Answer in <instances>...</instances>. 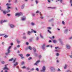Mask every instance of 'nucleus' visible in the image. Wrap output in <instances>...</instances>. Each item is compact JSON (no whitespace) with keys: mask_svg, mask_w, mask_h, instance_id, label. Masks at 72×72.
Listing matches in <instances>:
<instances>
[{"mask_svg":"<svg viewBox=\"0 0 72 72\" xmlns=\"http://www.w3.org/2000/svg\"><path fill=\"white\" fill-rule=\"evenodd\" d=\"M49 45H47V46H46V47L47 48H48V47H49Z\"/></svg>","mask_w":72,"mask_h":72,"instance_id":"nucleus-59","label":"nucleus"},{"mask_svg":"<svg viewBox=\"0 0 72 72\" xmlns=\"http://www.w3.org/2000/svg\"><path fill=\"white\" fill-rule=\"evenodd\" d=\"M10 26L11 28H13L14 27V25L12 24H11L10 25Z\"/></svg>","mask_w":72,"mask_h":72,"instance_id":"nucleus-9","label":"nucleus"},{"mask_svg":"<svg viewBox=\"0 0 72 72\" xmlns=\"http://www.w3.org/2000/svg\"><path fill=\"white\" fill-rule=\"evenodd\" d=\"M33 50L34 51H36V49L35 48H33Z\"/></svg>","mask_w":72,"mask_h":72,"instance_id":"nucleus-28","label":"nucleus"},{"mask_svg":"<svg viewBox=\"0 0 72 72\" xmlns=\"http://www.w3.org/2000/svg\"><path fill=\"white\" fill-rule=\"evenodd\" d=\"M66 48L68 49H70L71 48V47H70V46H69V45H66Z\"/></svg>","mask_w":72,"mask_h":72,"instance_id":"nucleus-6","label":"nucleus"},{"mask_svg":"<svg viewBox=\"0 0 72 72\" xmlns=\"http://www.w3.org/2000/svg\"><path fill=\"white\" fill-rule=\"evenodd\" d=\"M32 15H33V16H35V14H32Z\"/></svg>","mask_w":72,"mask_h":72,"instance_id":"nucleus-61","label":"nucleus"},{"mask_svg":"<svg viewBox=\"0 0 72 72\" xmlns=\"http://www.w3.org/2000/svg\"><path fill=\"white\" fill-rule=\"evenodd\" d=\"M52 38H53V39H54L55 38L54 36H53L52 37Z\"/></svg>","mask_w":72,"mask_h":72,"instance_id":"nucleus-64","label":"nucleus"},{"mask_svg":"<svg viewBox=\"0 0 72 72\" xmlns=\"http://www.w3.org/2000/svg\"><path fill=\"white\" fill-rule=\"evenodd\" d=\"M1 63L2 64H4V63H5V62L4 61H2Z\"/></svg>","mask_w":72,"mask_h":72,"instance_id":"nucleus-32","label":"nucleus"},{"mask_svg":"<svg viewBox=\"0 0 72 72\" xmlns=\"http://www.w3.org/2000/svg\"><path fill=\"white\" fill-rule=\"evenodd\" d=\"M53 42H54V43H55V42H57V40H53Z\"/></svg>","mask_w":72,"mask_h":72,"instance_id":"nucleus-18","label":"nucleus"},{"mask_svg":"<svg viewBox=\"0 0 72 72\" xmlns=\"http://www.w3.org/2000/svg\"><path fill=\"white\" fill-rule=\"evenodd\" d=\"M3 21V22H7V21L6 20H4V21Z\"/></svg>","mask_w":72,"mask_h":72,"instance_id":"nucleus-36","label":"nucleus"},{"mask_svg":"<svg viewBox=\"0 0 72 72\" xmlns=\"http://www.w3.org/2000/svg\"><path fill=\"white\" fill-rule=\"evenodd\" d=\"M3 22H3V21H1V22H0V23H3Z\"/></svg>","mask_w":72,"mask_h":72,"instance_id":"nucleus-38","label":"nucleus"},{"mask_svg":"<svg viewBox=\"0 0 72 72\" xmlns=\"http://www.w3.org/2000/svg\"><path fill=\"white\" fill-rule=\"evenodd\" d=\"M15 60H16V58H15L14 59V61H13V63H14V62H15Z\"/></svg>","mask_w":72,"mask_h":72,"instance_id":"nucleus-24","label":"nucleus"},{"mask_svg":"<svg viewBox=\"0 0 72 72\" xmlns=\"http://www.w3.org/2000/svg\"><path fill=\"white\" fill-rule=\"evenodd\" d=\"M66 67H67V65L66 64L65 65V67H64V69H66V68H67Z\"/></svg>","mask_w":72,"mask_h":72,"instance_id":"nucleus-15","label":"nucleus"},{"mask_svg":"<svg viewBox=\"0 0 72 72\" xmlns=\"http://www.w3.org/2000/svg\"><path fill=\"white\" fill-rule=\"evenodd\" d=\"M20 57H23V54H20L19 55Z\"/></svg>","mask_w":72,"mask_h":72,"instance_id":"nucleus-17","label":"nucleus"},{"mask_svg":"<svg viewBox=\"0 0 72 72\" xmlns=\"http://www.w3.org/2000/svg\"><path fill=\"white\" fill-rule=\"evenodd\" d=\"M58 71H60V69H59V68H58Z\"/></svg>","mask_w":72,"mask_h":72,"instance_id":"nucleus-55","label":"nucleus"},{"mask_svg":"<svg viewBox=\"0 0 72 72\" xmlns=\"http://www.w3.org/2000/svg\"><path fill=\"white\" fill-rule=\"evenodd\" d=\"M10 5V4H9L8 3H7L6 4V5Z\"/></svg>","mask_w":72,"mask_h":72,"instance_id":"nucleus-42","label":"nucleus"},{"mask_svg":"<svg viewBox=\"0 0 72 72\" xmlns=\"http://www.w3.org/2000/svg\"><path fill=\"white\" fill-rule=\"evenodd\" d=\"M10 15L9 14H7V15H8V16H9V15Z\"/></svg>","mask_w":72,"mask_h":72,"instance_id":"nucleus-62","label":"nucleus"},{"mask_svg":"<svg viewBox=\"0 0 72 72\" xmlns=\"http://www.w3.org/2000/svg\"><path fill=\"white\" fill-rule=\"evenodd\" d=\"M3 13L4 14H6V13H8V12H6V11H3Z\"/></svg>","mask_w":72,"mask_h":72,"instance_id":"nucleus-12","label":"nucleus"},{"mask_svg":"<svg viewBox=\"0 0 72 72\" xmlns=\"http://www.w3.org/2000/svg\"><path fill=\"white\" fill-rule=\"evenodd\" d=\"M30 33H31V32L28 31V35H30Z\"/></svg>","mask_w":72,"mask_h":72,"instance_id":"nucleus-14","label":"nucleus"},{"mask_svg":"<svg viewBox=\"0 0 72 72\" xmlns=\"http://www.w3.org/2000/svg\"><path fill=\"white\" fill-rule=\"evenodd\" d=\"M4 34H0V36H4Z\"/></svg>","mask_w":72,"mask_h":72,"instance_id":"nucleus-34","label":"nucleus"},{"mask_svg":"<svg viewBox=\"0 0 72 72\" xmlns=\"http://www.w3.org/2000/svg\"><path fill=\"white\" fill-rule=\"evenodd\" d=\"M4 37H5V38H6V37H8V35H5V36H4Z\"/></svg>","mask_w":72,"mask_h":72,"instance_id":"nucleus-20","label":"nucleus"},{"mask_svg":"<svg viewBox=\"0 0 72 72\" xmlns=\"http://www.w3.org/2000/svg\"><path fill=\"white\" fill-rule=\"evenodd\" d=\"M14 49H15V50H16L17 49V47H15L14 48Z\"/></svg>","mask_w":72,"mask_h":72,"instance_id":"nucleus-50","label":"nucleus"},{"mask_svg":"<svg viewBox=\"0 0 72 72\" xmlns=\"http://www.w3.org/2000/svg\"><path fill=\"white\" fill-rule=\"evenodd\" d=\"M13 45V43H11V45Z\"/></svg>","mask_w":72,"mask_h":72,"instance_id":"nucleus-57","label":"nucleus"},{"mask_svg":"<svg viewBox=\"0 0 72 72\" xmlns=\"http://www.w3.org/2000/svg\"><path fill=\"white\" fill-rule=\"evenodd\" d=\"M62 24H64V21H63L62 22Z\"/></svg>","mask_w":72,"mask_h":72,"instance_id":"nucleus-45","label":"nucleus"},{"mask_svg":"<svg viewBox=\"0 0 72 72\" xmlns=\"http://www.w3.org/2000/svg\"><path fill=\"white\" fill-rule=\"evenodd\" d=\"M40 62V60H39L38 61H37L36 62V63L34 64V65H37L38 63H39Z\"/></svg>","mask_w":72,"mask_h":72,"instance_id":"nucleus-5","label":"nucleus"},{"mask_svg":"<svg viewBox=\"0 0 72 72\" xmlns=\"http://www.w3.org/2000/svg\"><path fill=\"white\" fill-rule=\"evenodd\" d=\"M39 39V37H37L36 38L37 40H38Z\"/></svg>","mask_w":72,"mask_h":72,"instance_id":"nucleus-41","label":"nucleus"},{"mask_svg":"<svg viewBox=\"0 0 72 72\" xmlns=\"http://www.w3.org/2000/svg\"><path fill=\"white\" fill-rule=\"evenodd\" d=\"M24 7V5L23 4V5L22 6L21 8L22 9H23V8Z\"/></svg>","mask_w":72,"mask_h":72,"instance_id":"nucleus-16","label":"nucleus"},{"mask_svg":"<svg viewBox=\"0 0 72 72\" xmlns=\"http://www.w3.org/2000/svg\"><path fill=\"white\" fill-rule=\"evenodd\" d=\"M18 64V62H16L15 63V64H14V66H17Z\"/></svg>","mask_w":72,"mask_h":72,"instance_id":"nucleus-8","label":"nucleus"},{"mask_svg":"<svg viewBox=\"0 0 72 72\" xmlns=\"http://www.w3.org/2000/svg\"><path fill=\"white\" fill-rule=\"evenodd\" d=\"M30 54H28L26 55V57H29V56H30Z\"/></svg>","mask_w":72,"mask_h":72,"instance_id":"nucleus-25","label":"nucleus"},{"mask_svg":"<svg viewBox=\"0 0 72 72\" xmlns=\"http://www.w3.org/2000/svg\"><path fill=\"white\" fill-rule=\"evenodd\" d=\"M24 64V62H22L21 64H22V65H23V64Z\"/></svg>","mask_w":72,"mask_h":72,"instance_id":"nucleus-26","label":"nucleus"},{"mask_svg":"<svg viewBox=\"0 0 72 72\" xmlns=\"http://www.w3.org/2000/svg\"><path fill=\"white\" fill-rule=\"evenodd\" d=\"M41 58V55H40L39 56V59H40V58Z\"/></svg>","mask_w":72,"mask_h":72,"instance_id":"nucleus-35","label":"nucleus"},{"mask_svg":"<svg viewBox=\"0 0 72 72\" xmlns=\"http://www.w3.org/2000/svg\"><path fill=\"white\" fill-rule=\"evenodd\" d=\"M29 49H30V50H32V48H31V46H29Z\"/></svg>","mask_w":72,"mask_h":72,"instance_id":"nucleus-21","label":"nucleus"},{"mask_svg":"<svg viewBox=\"0 0 72 72\" xmlns=\"http://www.w3.org/2000/svg\"><path fill=\"white\" fill-rule=\"evenodd\" d=\"M32 25H34V23H33V22L32 23Z\"/></svg>","mask_w":72,"mask_h":72,"instance_id":"nucleus-54","label":"nucleus"},{"mask_svg":"<svg viewBox=\"0 0 72 72\" xmlns=\"http://www.w3.org/2000/svg\"><path fill=\"white\" fill-rule=\"evenodd\" d=\"M13 60V58H12L11 59L9 60V61H12Z\"/></svg>","mask_w":72,"mask_h":72,"instance_id":"nucleus-22","label":"nucleus"},{"mask_svg":"<svg viewBox=\"0 0 72 72\" xmlns=\"http://www.w3.org/2000/svg\"><path fill=\"white\" fill-rule=\"evenodd\" d=\"M45 44H44L43 45V46H42V48L43 49H45Z\"/></svg>","mask_w":72,"mask_h":72,"instance_id":"nucleus-11","label":"nucleus"},{"mask_svg":"<svg viewBox=\"0 0 72 72\" xmlns=\"http://www.w3.org/2000/svg\"><path fill=\"white\" fill-rule=\"evenodd\" d=\"M72 39V37L69 38V39Z\"/></svg>","mask_w":72,"mask_h":72,"instance_id":"nucleus-63","label":"nucleus"},{"mask_svg":"<svg viewBox=\"0 0 72 72\" xmlns=\"http://www.w3.org/2000/svg\"><path fill=\"white\" fill-rule=\"evenodd\" d=\"M58 47H55V49H58Z\"/></svg>","mask_w":72,"mask_h":72,"instance_id":"nucleus-52","label":"nucleus"},{"mask_svg":"<svg viewBox=\"0 0 72 72\" xmlns=\"http://www.w3.org/2000/svg\"><path fill=\"white\" fill-rule=\"evenodd\" d=\"M57 56H58L59 55V53H57L56 55Z\"/></svg>","mask_w":72,"mask_h":72,"instance_id":"nucleus-51","label":"nucleus"},{"mask_svg":"<svg viewBox=\"0 0 72 72\" xmlns=\"http://www.w3.org/2000/svg\"><path fill=\"white\" fill-rule=\"evenodd\" d=\"M11 48H12V47L11 46H10L9 47L8 49V50H7L8 53H6V55H8V54L9 53H10V50H9V49H11Z\"/></svg>","mask_w":72,"mask_h":72,"instance_id":"nucleus-2","label":"nucleus"},{"mask_svg":"<svg viewBox=\"0 0 72 72\" xmlns=\"http://www.w3.org/2000/svg\"><path fill=\"white\" fill-rule=\"evenodd\" d=\"M48 2L50 3V0H48Z\"/></svg>","mask_w":72,"mask_h":72,"instance_id":"nucleus-58","label":"nucleus"},{"mask_svg":"<svg viewBox=\"0 0 72 72\" xmlns=\"http://www.w3.org/2000/svg\"><path fill=\"white\" fill-rule=\"evenodd\" d=\"M34 32V33H36V31H34L32 29H31V32Z\"/></svg>","mask_w":72,"mask_h":72,"instance_id":"nucleus-10","label":"nucleus"},{"mask_svg":"<svg viewBox=\"0 0 72 72\" xmlns=\"http://www.w3.org/2000/svg\"><path fill=\"white\" fill-rule=\"evenodd\" d=\"M32 59V58L31 57H30L28 58V60H30V59Z\"/></svg>","mask_w":72,"mask_h":72,"instance_id":"nucleus-27","label":"nucleus"},{"mask_svg":"<svg viewBox=\"0 0 72 72\" xmlns=\"http://www.w3.org/2000/svg\"><path fill=\"white\" fill-rule=\"evenodd\" d=\"M36 70L37 71H39V69H38V68H36Z\"/></svg>","mask_w":72,"mask_h":72,"instance_id":"nucleus-43","label":"nucleus"},{"mask_svg":"<svg viewBox=\"0 0 72 72\" xmlns=\"http://www.w3.org/2000/svg\"><path fill=\"white\" fill-rule=\"evenodd\" d=\"M17 42L18 44H19V43H20V41H17Z\"/></svg>","mask_w":72,"mask_h":72,"instance_id":"nucleus-37","label":"nucleus"},{"mask_svg":"<svg viewBox=\"0 0 72 72\" xmlns=\"http://www.w3.org/2000/svg\"><path fill=\"white\" fill-rule=\"evenodd\" d=\"M26 37H23V39H26Z\"/></svg>","mask_w":72,"mask_h":72,"instance_id":"nucleus-53","label":"nucleus"},{"mask_svg":"<svg viewBox=\"0 0 72 72\" xmlns=\"http://www.w3.org/2000/svg\"><path fill=\"white\" fill-rule=\"evenodd\" d=\"M40 37H41V38H42V39H44V37H43V36L41 34H40Z\"/></svg>","mask_w":72,"mask_h":72,"instance_id":"nucleus-13","label":"nucleus"},{"mask_svg":"<svg viewBox=\"0 0 72 72\" xmlns=\"http://www.w3.org/2000/svg\"><path fill=\"white\" fill-rule=\"evenodd\" d=\"M30 42H31V41H32V39H30Z\"/></svg>","mask_w":72,"mask_h":72,"instance_id":"nucleus-60","label":"nucleus"},{"mask_svg":"<svg viewBox=\"0 0 72 72\" xmlns=\"http://www.w3.org/2000/svg\"><path fill=\"white\" fill-rule=\"evenodd\" d=\"M35 2H36V4H37V3H38V1H36Z\"/></svg>","mask_w":72,"mask_h":72,"instance_id":"nucleus-47","label":"nucleus"},{"mask_svg":"<svg viewBox=\"0 0 72 72\" xmlns=\"http://www.w3.org/2000/svg\"><path fill=\"white\" fill-rule=\"evenodd\" d=\"M45 66H43L42 68V69L41 70V71H45Z\"/></svg>","mask_w":72,"mask_h":72,"instance_id":"nucleus-7","label":"nucleus"},{"mask_svg":"<svg viewBox=\"0 0 72 72\" xmlns=\"http://www.w3.org/2000/svg\"><path fill=\"white\" fill-rule=\"evenodd\" d=\"M17 46V48H19V47H20V45H18Z\"/></svg>","mask_w":72,"mask_h":72,"instance_id":"nucleus-31","label":"nucleus"},{"mask_svg":"<svg viewBox=\"0 0 72 72\" xmlns=\"http://www.w3.org/2000/svg\"><path fill=\"white\" fill-rule=\"evenodd\" d=\"M69 56L70 58H72V55H70Z\"/></svg>","mask_w":72,"mask_h":72,"instance_id":"nucleus-56","label":"nucleus"},{"mask_svg":"<svg viewBox=\"0 0 72 72\" xmlns=\"http://www.w3.org/2000/svg\"><path fill=\"white\" fill-rule=\"evenodd\" d=\"M68 31V30L67 29H66L65 31V33H66V32H67V31Z\"/></svg>","mask_w":72,"mask_h":72,"instance_id":"nucleus-39","label":"nucleus"},{"mask_svg":"<svg viewBox=\"0 0 72 72\" xmlns=\"http://www.w3.org/2000/svg\"><path fill=\"white\" fill-rule=\"evenodd\" d=\"M3 69L5 70V72H8V71L9 70V68H8L5 67Z\"/></svg>","mask_w":72,"mask_h":72,"instance_id":"nucleus-4","label":"nucleus"},{"mask_svg":"<svg viewBox=\"0 0 72 72\" xmlns=\"http://www.w3.org/2000/svg\"><path fill=\"white\" fill-rule=\"evenodd\" d=\"M48 32H49V33H51V32L49 30H48Z\"/></svg>","mask_w":72,"mask_h":72,"instance_id":"nucleus-23","label":"nucleus"},{"mask_svg":"<svg viewBox=\"0 0 72 72\" xmlns=\"http://www.w3.org/2000/svg\"><path fill=\"white\" fill-rule=\"evenodd\" d=\"M28 42H26V45H28Z\"/></svg>","mask_w":72,"mask_h":72,"instance_id":"nucleus-49","label":"nucleus"},{"mask_svg":"<svg viewBox=\"0 0 72 72\" xmlns=\"http://www.w3.org/2000/svg\"><path fill=\"white\" fill-rule=\"evenodd\" d=\"M24 57H21V59H24Z\"/></svg>","mask_w":72,"mask_h":72,"instance_id":"nucleus-46","label":"nucleus"},{"mask_svg":"<svg viewBox=\"0 0 72 72\" xmlns=\"http://www.w3.org/2000/svg\"><path fill=\"white\" fill-rule=\"evenodd\" d=\"M22 68H23V69L26 68V66H24L23 67H22Z\"/></svg>","mask_w":72,"mask_h":72,"instance_id":"nucleus-29","label":"nucleus"},{"mask_svg":"<svg viewBox=\"0 0 72 72\" xmlns=\"http://www.w3.org/2000/svg\"><path fill=\"white\" fill-rule=\"evenodd\" d=\"M26 19V17H24V18H22V21H24Z\"/></svg>","mask_w":72,"mask_h":72,"instance_id":"nucleus-19","label":"nucleus"},{"mask_svg":"<svg viewBox=\"0 0 72 72\" xmlns=\"http://www.w3.org/2000/svg\"><path fill=\"white\" fill-rule=\"evenodd\" d=\"M47 29H48L49 30H50L51 29V28L50 27H48L47 28Z\"/></svg>","mask_w":72,"mask_h":72,"instance_id":"nucleus-30","label":"nucleus"},{"mask_svg":"<svg viewBox=\"0 0 72 72\" xmlns=\"http://www.w3.org/2000/svg\"><path fill=\"white\" fill-rule=\"evenodd\" d=\"M72 0H70V4H72Z\"/></svg>","mask_w":72,"mask_h":72,"instance_id":"nucleus-33","label":"nucleus"},{"mask_svg":"<svg viewBox=\"0 0 72 72\" xmlns=\"http://www.w3.org/2000/svg\"><path fill=\"white\" fill-rule=\"evenodd\" d=\"M34 70V69L32 68L31 69L30 71H33Z\"/></svg>","mask_w":72,"mask_h":72,"instance_id":"nucleus-48","label":"nucleus"},{"mask_svg":"<svg viewBox=\"0 0 72 72\" xmlns=\"http://www.w3.org/2000/svg\"><path fill=\"white\" fill-rule=\"evenodd\" d=\"M10 7L8 6L7 8V9H10Z\"/></svg>","mask_w":72,"mask_h":72,"instance_id":"nucleus-40","label":"nucleus"},{"mask_svg":"<svg viewBox=\"0 0 72 72\" xmlns=\"http://www.w3.org/2000/svg\"><path fill=\"white\" fill-rule=\"evenodd\" d=\"M23 15V14L22 13H17L15 14V16H17V17H19L20 15Z\"/></svg>","mask_w":72,"mask_h":72,"instance_id":"nucleus-1","label":"nucleus"},{"mask_svg":"<svg viewBox=\"0 0 72 72\" xmlns=\"http://www.w3.org/2000/svg\"><path fill=\"white\" fill-rule=\"evenodd\" d=\"M50 69V71L51 72H53L54 71H55V68L53 67H51Z\"/></svg>","mask_w":72,"mask_h":72,"instance_id":"nucleus-3","label":"nucleus"},{"mask_svg":"<svg viewBox=\"0 0 72 72\" xmlns=\"http://www.w3.org/2000/svg\"><path fill=\"white\" fill-rule=\"evenodd\" d=\"M63 1V0H60V3H62V1Z\"/></svg>","mask_w":72,"mask_h":72,"instance_id":"nucleus-44","label":"nucleus"}]
</instances>
